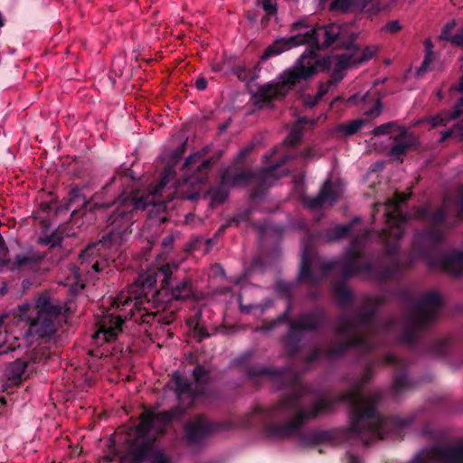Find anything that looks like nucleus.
I'll list each match as a JSON object with an SVG mask.
<instances>
[{
	"label": "nucleus",
	"instance_id": "nucleus-30",
	"mask_svg": "<svg viewBox=\"0 0 463 463\" xmlns=\"http://www.w3.org/2000/svg\"><path fill=\"white\" fill-rule=\"evenodd\" d=\"M206 372L202 367H197L194 371L196 382H203L206 379Z\"/></svg>",
	"mask_w": 463,
	"mask_h": 463
},
{
	"label": "nucleus",
	"instance_id": "nucleus-17",
	"mask_svg": "<svg viewBox=\"0 0 463 463\" xmlns=\"http://www.w3.org/2000/svg\"><path fill=\"white\" fill-rule=\"evenodd\" d=\"M208 428L203 417H198L186 426V433L189 439H196L206 433Z\"/></svg>",
	"mask_w": 463,
	"mask_h": 463
},
{
	"label": "nucleus",
	"instance_id": "nucleus-41",
	"mask_svg": "<svg viewBox=\"0 0 463 463\" xmlns=\"http://www.w3.org/2000/svg\"><path fill=\"white\" fill-rule=\"evenodd\" d=\"M357 98H358V96H357V95H354V96H353L352 98H350L348 101H349V102H351V101L355 102V101L357 100Z\"/></svg>",
	"mask_w": 463,
	"mask_h": 463
},
{
	"label": "nucleus",
	"instance_id": "nucleus-27",
	"mask_svg": "<svg viewBox=\"0 0 463 463\" xmlns=\"http://www.w3.org/2000/svg\"><path fill=\"white\" fill-rule=\"evenodd\" d=\"M149 452H151V449L148 445H144L140 451L138 452H136L135 455H134V461L135 463H139L140 461H142L144 459V457L148 454Z\"/></svg>",
	"mask_w": 463,
	"mask_h": 463
},
{
	"label": "nucleus",
	"instance_id": "nucleus-16",
	"mask_svg": "<svg viewBox=\"0 0 463 463\" xmlns=\"http://www.w3.org/2000/svg\"><path fill=\"white\" fill-rule=\"evenodd\" d=\"M165 184H166V181L165 179L162 180L160 182V184L153 191L150 192V194L147 195L146 202H144L140 198L133 197L131 199L124 200L123 203L125 205L132 206V208L136 209V210L144 208L145 206H146L148 204H155L156 202L154 200H148V198L150 196H154V195L157 194L160 192V190H162L164 188Z\"/></svg>",
	"mask_w": 463,
	"mask_h": 463
},
{
	"label": "nucleus",
	"instance_id": "nucleus-11",
	"mask_svg": "<svg viewBox=\"0 0 463 463\" xmlns=\"http://www.w3.org/2000/svg\"><path fill=\"white\" fill-rule=\"evenodd\" d=\"M440 305V297L436 292L427 294L422 301L421 307H419V317L420 323L430 320L436 314Z\"/></svg>",
	"mask_w": 463,
	"mask_h": 463
},
{
	"label": "nucleus",
	"instance_id": "nucleus-37",
	"mask_svg": "<svg viewBox=\"0 0 463 463\" xmlns=\"http://www.w3.org/2000/svg\"><path fill=\"white\" fill-rule=\"evenodd\" d=\"M195 86L198 90H203L207 86V81L203 78H199L195 81Z\"/></svg>",
	"mask_w": 463,
	"mask_h": 463
},
{
	"label": "nucleus",
	"instance_id": "nucleus-32",
	"mask_svg": "<svg viewBox=\"0 0 463 463\" xmlns=\"http://www.w3.org/2000/svg\"><path fill=\"white\" fill-rule=\"evenodd\" d=\"M408 145H404V144H397L396 146H394L392 150H391V154L392 156H401L404 151L405 149L407 148Z\"/></svg>",
	"mask_w": 463,
	"mask_h": 463
},
{
	"label": "nucleus",
	"instance_id": "nucleus-28",
	"mask_svg": "<svg viewBox=\"0 0 463 463\" xmlns=\"http://www.w3.org/2000/svg\"><path fill=\"white\" fill-rule=\"evenodd\" d=\"M33 259V258L28 257L25 255H18L15 259V263L11 265V268L14 269V268L24 265V264L28 263L30 260H32Z\"/></svg>",
	"mask_w": 463,
	"mask_h": 463
},
{
	"label": "nucleus",
	"instance_id": "nucleus-18",
	"mask_svg": "<svg viewBox=\"0 0 463 463\" xmlns=\"http://www.w3.org/2000/svg\"><path fill=\"white\" fill-rule=\"evenodd\" d=\"M424 48H425V58L422 61L421 66L418 70L417 75L419 76L421 72H426L431 69V63L433 62L435 57L432 52L433 44L430 39H426L424 41Z\"/></svg>",
	"mask_w": 463,
	"mask_h": 463
},
{
	"label": "nucleus",
	"instance_id": "nucleus-15",
	"mask_svg": "<svg viewBox=\"0 0 463 463\" xmlns=\"http://www.w3.org/2000/svg\"><path fill=\"white\" fill-rule=\"evenodd\" d=\"M459 90L462 93V96L460 97L459 101H458V105L456 106L454 112L453 113L445 112V113H442L437 117L430 119L431 128H435V127L446 124L448 121L456 118L462 113L460 108L463 107V75H462V78H461V80L459 83Z\"/></svg>",
	"mask_w": 463,
	"mask_h": 463
},
{
	"label": "nucleus",
	"instance_id": "nucleus-14",
	"mask_svg": "<svg viewBox=\"0 0 463 463\" xmlns=\"http://www.w3.org/2000/svg\"><path fill=\"white\" fill-rule=\"evenodd\" d=\"M441 38L463 48V26L455 21L448 23L442 30Z\"/></svg>",
	"mask_w": 463,
	"mask_h": 463
},
{
	"label": "nucleus",
	"instance_id": "nucleus-2",
	"mask_svg": "<svg viewBox=\"0 0 463 463\" xmlns=\"http://www.w3.org/2000/svg\"><path fill=\"white\" fill-rule=\"evenodd\" d=\"M144 287L139 284L133 285L128 292H122L114 301L112 307L120 308V311L129 309L128 315L109 313L103 316L98 322L99 329L93 338L99 345L116 339L122 331L124 318L128 316L134 317V309L141 311L144 304Z\"/></svg>",
	"mask_w": 463,
	"mask_h": 463
},
{
	"label": "nucleus",
	"instance_id": "nucleus-26",
	"mask_svg": "<svg viewBox=\"0 0 463 463\" xmlns=\"http://www.w3.org/2000/svg\"><path fill=\"white\" fill-rule=\"evenodd\" d=\"M400 30H401V24H400L399 21H397V20L391 21V22L387 23L382 28L383 32H387V33H394Z\"/></svg>",
	"mask_w": 463,
	"mask_h": 463
},
{
	"label": "nucleus",
	"instance_id": "nucleus-34",
	"mask_svg": "<svg viewBox=\"0 0 463 463\" xmlns=\"http://www.w3.org/2000/svg\"><path fill=\"white\" fill-rule=\"evenodd\" d=\"M152 463H169L165 456L160 452H155L153 454Z\"/></svg>",
	"mask_w": 463,
	"mask_h": 463
},
{
	"label": "nucleus",
	"instance_id": "nucleus-36",
	"mask_svg": "<svg viewBox=\"0 0 463 463\" xmlns=\"http://www.w3.org/2000/svg\"><path fill=\"white\" fill-rule=\"evenodd\" d=\"M380 111H381L380 104L377 101L375 106H374V108L373 109L367 110L365 112V114L367 116L376 117V116H378L380 114Z\"/></svg>",
	"mask_w": 463,
	"mask_h": 463
},
{
	"label": "nucleus",
	"instance_id": "nucleus-46",
	"mask_svg": "<svg viewBox=\"0 0 463 463\" xmlns=\"http://www.w3.org/2000/svg\"><path fill=\"white\" fill-rule=\"evenodd\" d=\"M207 165H208V162H207V161H204V162L203 163V166H204V167H206V166H207Z\"/></svg>",
	"mask_w": 463,
	"mask_h": 463
},
{
	"label": "nucleus",
	"instance_id": "nucleus-42",
	"mask_svg": "<svg viewBox=\"0 0 463 463\" xmlns=\"http://www.w3.org/2000/svg\"><path fill=\"white\" fill-rule=\"evenodd\" d=\"M322 95H323V93H321V92H320V93L317 95V97L316 100H315L314 102H312L310 105H311V106L315 105V104H316V102H317V99H319Z\"/></svg>",
	"mask_w": 463,
	"mask_h": 463
},
{
	"label": "nucleus",
	"instance_id": "nucleus-13",
	"mask_svg": "<svg viewBox=\"0 0 463 463\" xmlns=\"http://www.w3.org/2000/svg\"><path fill=\"white\" fill-rule=\"evenodd\" d=\"M297 39L298 36L291 35L289 37L279 38L275 40L274 43L267 48L264 56L269 57L272 55H278L298 47V45Z\"/></svg>",
	"mask_w": 463,
	"mask_h": 463
},
{
	"label": "nucleus",
	"instance_id": "nucleus-19",
	"mask_svg": "<svg viewBox=\"0 0 463 463\" xmlns=\"http://www.w3.org/2000/svg\"><path fill=\"white\" fill-rule=\"evenodd\" d=\"M445 268L448 271L454 274L463 272V253H456L448 258Z\"/></svg>",
	"mask_w": 463,
	"mask_h": 463
},
{
	"label": "nucleus",
	"instance_id": "nucleus-24",
	"mask_svg": "<svg viewBox=\"0 0 463 463\" xmlns=\"http://www.w3.org/2000/svg\"><path fill=\"white\" fill-rule=\"evenodd\" d=\"M173 383H174L175 391L178 393V395H182V394L188 392L189 384L187 383V382L185 380H184L178 374H175L173 376Z\"/></svg>",
	"mask_w": 463,
	"mask_h": 463
},
{
	"label": "nucleus",
	"instance_id": "nucleus-40",
	"mask_svg": "<svg viewBox=\"0 0 463 463\" xmlns=\"http://www.w3.org/2000/svg\"><path fill=\"white\" fill-rule=\"evenodd\" d=\"M92 269L95 272H98L99 270V263L98 261H96L93 265H92Z\"/></svg>",
	"mask_w": 463,
	"mask_h": 463
},
{
	"label": "nucleus",
	"instance_id": "nucleus-10",
	"mask_svg": "<svg viewBox=\"0 0 463 463\" xmlns=\"http://www.w3.org/2000/svg\"><path fill=\"white\" fill-rule=\"evenodd\" d=\"M343 187L339 185H333L331 182L327 181L324 184L318 196L312 200L309 206L315 208L318 205L328 204L332 205L342 194Z\"/></svg>",
	"mask_w": 463,
	"mask_h": 463
},
{
	"label": "nucleus",
	"instance_id": "nucleus-43",
	"mask_svg": "<svg viewBox=\"0 0 463 463\" xmlns=\"http://www.w3.org/2000/svg\"><path fill=\"white\" fill-rule=\"evenodd\" d=\"M450 135L449 132H446L443 134V137H442V140L446 139Z\"/></svg>",
	"mask_w": 463,
	"mask_h": 463
},
{
	"label": "nucleus",
	"instance_id": "nucleus-38",
	"mask_svg": "<svg viewBox=\"0 0 463 463\" xmlns=\"http://www.w3.org/2000/svg\"><path fill=\"white\" fill-rule=\"evenodd\" d=\"M77 203L78 205L84 204L85 199L83 197H81L80 194H76L71 199V203Z\"/></svg>",
	"mask_w": 463,
	"mask_h": 463
},
{
	"label": "nucleus",
	"instance_id": "nucleus-22",
	"mask_svg": "<svg viewBox=\"0 0 463 463\" xmlns=\"http://www.w3.org/2000/svg\"><path fill=\"white\" fill-rule=\"evenodd\" d=\"M366 120L364 119H355L349 123L344 124L340 126L339 129L345 134V135H352L358 131L362 126L365 124Z\"/></svg>",
	"mask_w": 463,
	"mask_h": 463
},
{
	"label": "nucleus",
	"instance_id": "nucleus-21",
	"mask_svg": "<svg viewBox=\"0 0 463 463\" xmlns=\"http://www.w3.org/2000/svg\"><path fill=\"white\" fill-rule=\"evenodd\" d=\"M64 285L70 287L75 293L84 288L83 280L80 279L78 269H71V275L66 278Z\"/></svg>",
	"mask_w": 463,
	"mask_h": 463
},
{
	"label": "nucleus",
	"instance_id": "nucleus-6",
	"mask_svg": "<svg viewBox=\"0 0 463 463\" xmlns=\"http://www.w3.org/2000/svg\"><path fill=\"white\" fill-rule=\"evenodd\" d=\"M175 417L174 411H166L160 413H154L151 411H146L142 415L141 421L136 429V434L137 436V443H143L146 436L149 439H155V437L163 431L164 427Z\"/></svg>",
	"mask_w": 463,
	"mask_h": 463
},
{
	"label": "nucleus",
	"instance_id": "nucleus-4",
	"mask_svg": "<svg viewBox=\"0 0 463 463\" xmlns=\"http://www.w3.org/2000/svg\"><path fill=\"white\" fill-rule=\"evenodd\" d=\"M292 36H298V45L310 44L316 46L327 47L334 43L339 44L345 43L350 33L347 26L338 24H329L324 27L314 28L305 21H298L291 26Z\"/></svg>",
	"mask_w": 463,
	"mask_h": 463
},
{
	"label": "nucleus",
	"instance_id": "nucleus-31",
	"mask_svg": "<svg viewBox=\"0 0 463 463\" xmlns=\"http://www.w3.org/2000/svg\"><path fill=\"white\" fill-rule=\"evenodd\" d=\"M300 138V130L298 129V127H296L292 131L290 132L288 139V142L293 145L295 144L298 139Z\"/></svg>",
	"mask_w": 463,
	"mask_h": 463
},
{
	"label": "nucleus",
	"instance_id": "nucleus-47",
	"mask_svg": "<svg viewBox=\"0 0 463 463\" xmlns=\"http://www.w3.org/2000/svg\"><path fill=\"white\" fill-rule=\"evenodd\" d=\"M1 402H2L3 404H5V399H4V398H2V399H1Z\"/></svg>",
	"mask_w": 463,
	"mask_h": 463
},
{
	"label": "nucleus",
	"instance_id": "nucleus-33",
	"mask_svg": "<svg viewBox=\"0 0 463 463\" xmlns=\"http://www.w3.org/2000/svg\"><path fill=\"white\" fill-rule=\"evenodd\" d=\"M6 254L7 250L2 241V239L0 238V266L6 262Z\"/></svg>",
	"mask_w": 463,
	"mask_h": 463
},
{
	"label": "nucleus",
	"instance_id": "nucleus-23",
	"mask_svg": "<svg viewBox=\"0 0 463 463\" xmlns=\"http://www.w3.org/2000/svg\"><path fill=\"white\" fill-rule=\"evenodd\" d=\"M359 0H335L331 4V9L347 12L354 9Z\"/></svg>",
	"mask_w": 463,
	"mask_h": 463
},
{
	"label": "nucleus",
	"instance_id": "nucleus-49",
	"mask_svg": "<svg viewBox=\"0 0 463 463\" xmlns=\"http://www.w3.org/2000/svg\"><path fill=\"white\" fill-rule=\"evenodd\" d=\"M415 463H420V462H415Z\"/></svg>",
	"mask_w": 463,
	"mask_h": 463
},
{
	"label": "nucleus",
	"instance_id": "nucleus-39",
	"mask_svg": "<svg viewBox=\"0 0 463 463\" xmlns=\"http://www.w3.org/2000/svg\"><path fill=\"white\" fill-rule=\"evenodd\" d=\"M338 231L340 232L339 235H343L344 233H345L347 232V227H345V226L338 227Z\"/></svg>",
	"mask_w": 463,
	"mask_h": 463
},
{
	"label": "nucleus",
	"instance_id": "nucleus-5",
	"mask_svg": "<svg viewBox=\"0 0 463 463\" xmlns=\"http://www.w3.org/2000/svg\"><path fill=\"white\" fill-rule=\"evenodd\" d=\"M344 399L353 407L358 422L368 423L370 430L380 439L390 436L385 430L392 429L394 422L374 415V402L371 397L365 395L360 389H354L346 393Z\"/></svg>",
	"mask_w": 463,
	"mask_h": 463
},
{
	"label": "nucleus",
	"instance_id": "nucleus-3",
	"mask_svg": "<svg viewBox=\"0 0 463 463\" xmlns=\"http://www.w3.org/2000/svg\"><path fill=\"white\" fill-rule=\"evenodd\" d=\"M61 307L48 295H41L33 307L30 305L19 306L14 318L28 326L25 334L49 336L56 330L55 321L61 312Z\"/></svg>",
	"mask_w": 463,
	"mask_h": 463
},
{
	"label": "nucleus",
	"instance_id": "nucleus-29",
	"mask_svg": "<svg viewBox=\"0 0 463 463\" xmlns=\"http://www.w3.org/2000/svg\"><path fill=\"white\" fill-rule=\"evenodd\" d=\"M261 5L268 14L275 13L276 7L272 0H262Z\"/></svg>",
	"mask_w": 463,
	"mask_h": 463
},
{
	"label": "nucleus",
	"instance_id": "nucleus-25",
	"mask_svg": "<svg viewBox=\"0 0 463 463\" xmlns=\"http://www.w3.org/2000/svg\"><path fill=\"white\" fill-rule=\"evenodd\" d=\"M117 238V235L114 233L110 234L109 241H101L98 244L90 247L87 249L86 252L92 251L95 248H98L99 251H105L107 248L111 247L112 241H115Z\"/></svg>",
	"mask_w": 463,
	"mask_h": 463
},
{
	"label": "nucleus",
	"instance_id": "nucleus-12",
	"mask_svg": "<svg viewBox=\"0 0 463 463\" xmlns=\"http://www.w3.org/2000/svg\"><path fill=\"white\" fill-rule=\"evenodd\" d=\"M427 459L438 463H463L462 449H436L427 454Z\"/></svg>",
	"mask_w": 463,
	"mask_h": 463
},
{
	"label": "nucleus",
	"instance_id": "nucleus-7",
	"mask_svg": "<svg viewBox=\"0 0 463 463\" xmlns=\"http://www.w3.org/2000/svg\"><path fill=\"white\" fill-rule=\"evenodd\" d=\"M410 196L408 194H396L395 199L386 203L387 222L390 225V235L400 237L402 233L404 218L402 216L399 203L407 200Z\"/></svg>",
	"mask_w": 463,
	"mask_h": 463
},
{
	"label": "nucleus",
	"instance_id": "nucleus-9",
	"mask_svg": "<svg viewBox=\"0 0 463 463\" xmlns=\"http://www.w3.org/2000/svg\"><path fill=\"white\" fill-rule=\"evenodd\" d=\"M397 0H359L353 10L365 13L373 17L395 6Z\"/></svg>",
	"mask_w": 463,
	"mask_h": 463
},
{
	"label": "nucleus",
	"instance_id": "nucleus-44",
	"mask_svg": "<svg viewBox=\"0 0 463 463\" xmlns=\"http://www.w3.org/2000/svg\"><path fill=\"white\" fill-rule=\"evenodd\" d=\"M193 160V157H189L187 160H186V165H189L191 163V161Z\"/></svg>",
	"mask_w": 463,
	"mask_h": 463
},
{
	"label": "nucleus",
	"instance_id": "nucleus-45",
	"mask_svg": "<svg viewBox=\"0 0 463 463\" xmlns=\"http://www.w3.org/2000/svg\"><path fill=\"white\" fill-rule=\"evenodd\" d=\"M141 317H142V318H143V321H145V322H149V320H147L146 318H145V315H144V314H142V315H141Z\"/></svg>",
	"mask_w": 463,
	"mask_h": 463
},
{
	"label": "nucleus",
	"instance_id": "nucleus-1",
	"mask_svg": "<svg viewBox=\"0 0 463 463\" xmlns=\"http://www.w3.org/2000/svg\"><path fill=\"white\" fill-rule=\"evenodd\" d=\"M378 51L376 45H354L341 54L323 58L312 49L305 52L294 67L281 75L279 83L262 87L260 94L266 99L284 96L292 86L302 80H307L327 68L338 72L347 67L363 63L372 59Z\"/></svg>",
	"mask_w": 463,
	"mask_h": 463
},
{
	"label": "nucleus",
	"instance_id": "nucleus-48",
	"mask_svg": "<svg viewBox=\"0 0 463 463\" xmlns=\"http://www.w3.org/2000/svg\"><path fill=\"white\" fill-rule=\"evenodd\" d=\"M305 121H306V120H305V118H302V119L300 120V122H299V123H301V124H302V123H304Z\"/></svg>",
	"mask_w": 463,
	"mask_h": 463
},
{
	"label": "nucleus",
	"instance_id": "nucleus-35",
	"mask_svg": "<svg viewBox=\"0 0 463 463\" xmlns=\"http://www.w3.org/2000/svg\"><path fill=\"white\" fill-rule=\"evenodd\" d=\"M393 127L392 125L381 126L373 130L374 135L389 133Z\"/></svg>",
	"mask_w": 463,
	"mask_h": 463
},
{
	"label": "nucleus",
	"instance_id": "nucleus-8",
	"mask_svg": "<svg viewBox=\"0 0 463 463\" xmlns=\"http://www.w3.org/2000/svg\"><path fill=\"white\" fill-rule=\"evenodd\" d=\"M171 273V267L166 265L163 267L159 272L164 277L163 283L165 288L171 291V295L175 299L185 298L191 294V285L186 280H182L175 283L172 278L169 277Z\"/></svg>",
	"mask_w": 463,
	"mask_h": 463
},
{
	"label": "nucleus",
	"instance_id": "nucleus-20",
	"mask_svg": "<svg viewBox=\"0 0 463 463\" xmlns=\"http://www.w3.org/2000/svg\"><path fill=\"white\" fill-rule=\"evenodd\" d=\"M26 364L24 361L17 360L10 367L8 378L13 383H18L24 374Z\"/></svg>",
	"mask_w": 463,
	"mask_h": 463
}]
</instances>
